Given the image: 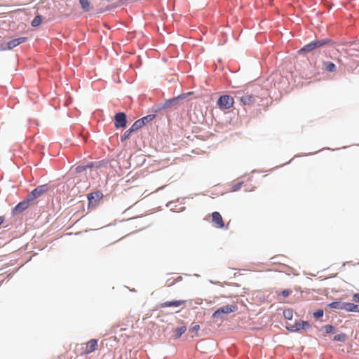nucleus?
<instances>
[{
  "mask_svg": "<svg viewBox=\"0 0 359 359\" xmlns=\"http://www.w3.org/2000/svg\"><path fill=\"white\" fill-rule=\"evenodd\" d=\"M85 169H86L85 166H80V165L77 166L76 168L77 172H81L83 171Z\"/></svg>",
  "mask_w": 359,
  "mask_h": 359,
  "instance_id": "obj_31",
  "label": "nucleus"
},
{
  "mask_svg": "<svg viewBox=\"0 0 359 359\" xmlns=\"http://www.w3.org/2000/svg\"><path fill=\"white\" fill-rule=\"evenodd\" d=\"M115 120V127L118 128H125L126 126L127 121L126 116L123 112L116 113L114 116Z\"/></svg>",
  "mask_w": 359,
  "mask_h": 359,
  "instance_id": "obj_7",
  "label": "nucleus"
},
{
  "mask_svg": "<svg viewBox=\"0 0 359 359\" xmlns=\"http://www.w3.org/2000/svg\"><path fill=\"white\" fill-rule=\"evenodd\" d=\"M241 102L245 106H252L257 100L256 96L246 93L240 97Z\"/></svg>",
  "mask_w": 359,
  "mask_h": 359,
  "instance_id": "obj_11",
  "label": "nucleus"
},
{
  "mask_svg": "<svg viewBox=\"0 0 359 359\" xmlns=\"http://www.w3.org/2000/svg\"><path fill=\"white\" fill-rule=\"evenodd\" d=\"M186 302H187V301H185V300H175V301L165 302L161 304V308L170 307V306L178 307L180 306L185 304Z\"/></svg>",
  "mask_w": 359,
  "mask_h": 359,
  "instance_id": "obj_12",
  "label": "nucleus"
},
{
  "mask_svg": "<svg viewBox=\"0 0 359 359\" xmlns=\"http://www.w3.org/2000/svg\"><path fill=\"white\" fill-rule=\"evenodd\" d=\"M323 66L327 72H334L336 71V65L332 62H323Z\"/></svg>",
  "mask_w": 359,
  "mask_h": 359,
  "instance_id": "obj_15",
  "label": "nucleus"
},
{
  "mask_svg": "<svg viewBox=\"0 0 359 359\" xmlns=\"http://www.w3.org/2000/svg\"><path fill=\"white\" fill-rule=\"evenodd\" d=\"M177 101H178V97L172 98V99L166 100L165 102L164 103L163 107L164 108H169L171 106L175 104L177 102Z\"/></svg>",
  "mask_w": 359,
  "mask_h": 359,
  "instance_id": "obj_20",
  "label": "nucleus"
},
{
  "mask_svg": "<svg viewBox=\"0 0 359 359\" xmlns=\"http://www.w3.org/2000/svg\"><path fill=\"white\" fill-rule=\"evenodd\" d=\"M353 301L359 303V293L354 294L353 296Z\"/></svg>",
  "mask_w": 359,
  "mask_h": 359,
  "instance_id": "obj_32",
  "label": "nucleus"
},
{
  "mask_svg": "<svg viewBox=\"0 0 359 359\" xmlns=\"http://www.w3.org/2000/svg\"><path fill=\"white\" fill-rule=\"evenodd\" d=\"M313 316L315 318H319L323 316V311L321 309H319L313 313Z\"/></svg>",
  "mask_w": 359,
  "mask_h": 359,
  "instance_id": "obj_28",
  "label": "nucleus"
},
{
  "mask_svg": "<svg viewBox=\"0 0 359 359\" xmlns=\"http://www.w3.org/2000/svg\"><path fill=\"white\" fill-rule=\"evenodd\" d=\"M103 194L101 191H95L88 195L89 205L95 206L102 198Z\"/></svg>",
  "mask_w": 359,
  "mask_h": 359,
  "instance_id": "obj_8",
  "label": "nucleus"
},
{
  "mask_svg": "<svg viewBox=\"0 0 359 359\" xmlns=\"http://www.w3.org/2000/svg\"><path fill=\"white\" fill-rule=\"evenodd\" d=\"M97 347V341L96 339H92L89 340L87 343L85 344V346L83 347V353L88 354L96 350Z\"/></svg>",
  "mask_w": 359,
  "mask_h": 359,
  "instance_id": "obj_9",
  "label": "nucleus"
},
{
  "mask_svg": "<svg viewBox=\"0 0 359 359\" xmlns=\"http://www.w3.org/2000/svg\"><path fill=\"white\" fill-rule=\"evenodd\" d=\"M237 310V306L236 304H228L226 306H223L216 310L213 314V318H222L223 315H226L231 313H233Z\"/></svg>",
  "mask_w": 359,
  "mask_h": 359,
  "instance_id": "obj_2",
  "label": "nucleus"
},
{
  "mask_svg": "<svg viewBox=\"0 0 359 359\" xmlns=\"http://www.w3.org/2000/svg\"><path fill=\"white\" fill-rule=\"evenodd\" d=\"M82 10L88 12L90 9V2L88 0H79Z\"/></svg>",
  "mask_w": 359,
  "mask_h": 359,
  "instance_id": "obj_18",
  "label": "nucleus"
},
{
  "mask_svg": "<svg viewBox=\"0 0 359 359\" xmlns=\"http://www.w3.org/2000/svg\"><path fill=\"white\" fill-rule=\"evenodd\" d=\"M32 201V200H29V197L27 196V198L24 201L20 202L13 209V213L15 215V214H19V213L22 212L24 210H25L26 209H27L29 208V206L30 205V203Z\"/></svg>",
  "mask_w": 359,
  "mask_h": 359,
  "instance_id": "obj_6",
  "label": "nucleus"
},
{
  "mask_svg": "<svg viewBox=\"0 0 359 359\" xmlns=\"http://www.w3.org/2000/svg\"><path fill=\"white\" fill-rule=\"evenodd\" d=\"M154 116L149 115L147 116H144L141 119H144V126L149 121H151L153 119Z\"/></svg>",
  "mask_w": 359,
  "mask_h": 359,
  "instance_id": "obj_29",
  "label": "nucleus"
},
{
  "mask_svg": "<svg viewBox=\"0 0 359 359\" xmlns=\"http://www.w3.org/2000/svg\"><path fill=\"white\" fill-rule=\"evenodd\" d=\"M344 303L343 302H333L328 304V306L334 309L344 310Z\"/></svg>",
  "mask_w": 359,
  "mask_h": 359,
  "instance_id": "obj_17",
  "label": "nucleus"
},
{
  "mask_svg": "<svg viewBox=\"0 0 359 359\" xmlns=\"http://www.w3.org/2000/svg\"><path fill=\"white\" fill-rule=\"evenodd\" d=\"M344 310L348 312H359V305L353 303L345 302Z\"/></svg>",
  "mask_w": 359,
  "mask_h": 359,
  "instance_id": "obj_14",
  "label": "nucleus"
},
{
  "mask_svg": "<svg viewBox=\"0 0 359 359\" xmlns=\"http://www.w3.org/2000/svg\"><path fill=\"white\" fill-rule=\"evenodd\" d=\"M4 222V217L2 216H0V225L3 224Z\"/></svg>",
  "mask_w": 359,
  "mask_h": 359,
  "instance_id": "obj_33",
  "label": "nucleus"
},
{
  "mask_svg": "<svg viewBox=\"0 0 359 359\" xmlns=\"http://www.w3.org/2000/svg\"><path fill=\"white\" fill-rule=\"evenodd\" d=\"M217 103L221 109H229L233 107L234 100L231 96L224 95L219 97Z\"/></svg>",
  "mask_w": 359,
  "mask_h": 359,
  "instance_id": "obj_3",
  "label": "nucleus"
},
{
  "mask_svg": "<svg viewBox=\"0 0 359 359\" xmlns=\"http://www.w3.org/2000/svg\"><path fill=\"white\" fill-rule=\"evenodd\" d=\"M346 334L344 333H341L339 334H337L334 337V340L337 341H345L346 339Z\"/></svg>",
  "mask_w": 359,
  "mask_h": 359,
  "instance_id": "obj_21",
  "label": "nucleus"
},
{
  "mask_svg": "<svg viewBox=\"0 0 359 359\" xmlns=\"http://www.w3.org/2000/svg\"><path fill=\"white\" fill-rule=\"evenodd\" d=\"M242 184H243L242 182L233 184L232 186V191H236L239 190L241 188Z\"/></svg>",
  "mask_w": 359,
  "mask_h": 359,
  "instance_id": "obj_27",
  "label": "nucleus"
},
{
  "mask_svg": "<svg viewBox=\"0 0 359 359\" xmlns=\"http://www.w3.org/2000/svg\"><path fill=\"white\" fill-rule=\"evenodd\" d=\"M311 325L308 321L296 322L294 325L288 324L286 325L287 330L290 332H299L300 330H306Z\"/></svg>",
  "mask_w": 359,
  "mask_h": 359,
  "instance_id": "obj_4",
  "label": "nucleus"
},
{
  "mask_svg": "<svg viewBox=\"0 0 359 359\" xmlns=\"http://www.w3.org/2000/svg\"><path fill=\"white\" fill-rule=\"evenodd\" d=\"M144 126V119L136 121L130 127V131H136Z\"/></svg>",
  "mask_w": 359,
  "mask_h": 359,
  "instance_id": "obj_16",
  "label": "nucleus"
},
{
  "mask_svg": "<svg viewBox=\"0 0 359 359\" xmlns=\"http://www.w3.org/2000/svg\"><path fill=\"white\" fill-rule=\"evenodd\" d=\"M27 38L25 37H20L18 39H13L7 43V48L12 49L13 48L18 46L19 44L25 42Z\"/></svg>",
  "mask_w": 359,
  "mask_h": 359,
  "instance_id": "obj_13",
  "label": "nucleus"
},
{
  "mask_svg": "<svg viewBox=\"0 0 359 359\" xmlns=\"http://www.w3.org/2000/svg\"><path fill=\"white\" fill-rule=\"evenodd\" d=\"M187 331L186 326H182L180 327H177L174 330L175 335L177 338H180L185 332Z\"/></svg>",
  "mask_w": 359,
  "mask_h": 359,
  "instance_id": "obj_19",
  "label": "nucleus"
},
{
  "mask_svg": "<svg viewBox=\"0 0 359 359\" xmlns=\"http://www.w3.org/2000/svg\"><path fill=\"white\" fill-rule=\"evenodd\" d=\"M133 132V131H130V128L128 130L125 131V133L121 136V141L123 142L128 139Z\"/></svg>",
  "mask_w": 359,
  "mask_h": 359,
  "instance_id": "obj_25",
  "label": "nucleus"
},
{
  "mask_svg": "<svg viewBox=\"0 0 359 359\" xmlns=\"http://www.w3.org/2000/svg\"><path fill=\"white\" fill-rule=\"evenodd\" d=\"M283 316L287 320H291L293 316V313L291 309H285L283 311Z\"/></svg>",
  "mask_w": 359,
  "mask_h": 359,
  "instance_id": "obj_22",
  "label": "nucleus"
},
{
  "mask_svg": "<svg viewBox=\"0 0 359 359\" xmlns=\"http://www.w3.org/2000/svg\"><path fill=\"white\" fill-rule=\"evenodd\" d=\"M48 189L49 186L48 184H43L37 187L28 195L29 200H32L33 201L43 194L46 193Z\"/></svg>",
  "mask_w": 359,
  "mask_h": 359,
  "instance_id": "obj_5",
  "label": "nucleus"
},
{
  "mask_svg": "<svg viewBox=\"0 0 359 359\" xmlns=\"http://www.w3.org/2000/svg\"><path fill=\"white\" fill-rule=\"evenodd\" d=\"M200 330V325H195L190 329V332L193 334L191 335L192 337L198 336V331Z\"/></svg>",
  "mask_w": 359,
  "mask_h": 359,
  "instance_id": "obj_23",
  "label": "nucleus"
},
{
  "mask_svg": "<svg viewBox=\"0 0 359 359\" xmlns=\"http://www.w3.org/2000/svg\"><path fill=\"white\" fill-rule=\"evenodd\" d=\"M41 23V18L39 15L36 16L32 22L33 27H37Z\"/></svg>",
  "mask_w": 359,
  "mask_h": 359,
  "instance_id": "obj_24",
  "label": "nucleus"
},
{
  "mask_svg": "<svg viewBox=\"0 0 359 359\" xmlns=\"http://www.w3.org/2000/svg\"><path fill=\"white\" fill-rule=\"evenodd\" d=\"M212 222L217 228L222 229L224 227L222 217L218 212H213L212 213Z\"/></svg>",
  "mask_w": 359,
  "mask_h": 359,
  "instance_id": "obj_10",
  "label": "nucleus"
},
{
  "mask_svg": "<svg viewBox=\"0 0 359 359\" xmlns=\"http://www.w3.org/2000/svg\"><path fill=\"white\" fill-rule=\"evenodd\" d=\"M323 330L325 333L329 334L334 331V327L330 325H326L323 327Z\"/></svg>",
  "mask_w": 359,
  "mask_h": 359,
  "instance_id": "obj_26",
  "label": "nucleus"
},
{
  "mask_svg": "<svg viewBox=\"0 0 359 359\" xmlns=\"http://www.w3.org/2000/svg\"><path fill=\"white\" fill-rule=\"evenodd\" d=\"M292 291L290 290H284L282 291L281 294L284 297H287L291 294Z\"/></svg>",
  "mask_w": 359,
  "mask_h": 359,
  "instance_id": "obj_30",
  "label": "nucleus"
},
{
  "mask_svg": "<svg viewBox=\"0 0 359 359\" xmlns=\"http://www.w3.org/2000/svg\"><path fill=\"white\" fill-rule=\"evenodd\" d=\"M329 41H330L328 39H321L312 41L305 45L303 48L299 50L298 53L299 54L310 53L315 49L324 46L325 45L328 43Z\"/></svg>",
  "mask_w": 359,
  "mask_h": 359,
  "instance_id": "obj_1",
  "label": "nucleus"
}]
</instances>
